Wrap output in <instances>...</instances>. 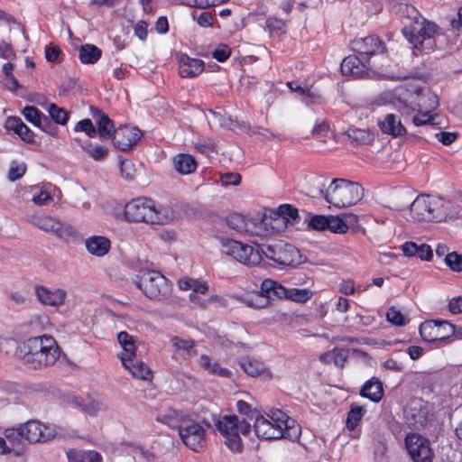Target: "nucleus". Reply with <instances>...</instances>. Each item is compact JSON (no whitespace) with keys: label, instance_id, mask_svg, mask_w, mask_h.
<instances>
[{"label":"nucleus","instance_id":"nucleus-1","mask_svg":"<svg viewBox=\"0 0 462 462\" xmlns=\"http://www.w3.org/2000/svg\"><path fill=\"white\" fill-rule=\"evenodd\" d=\"M221 252L249 266L261 263L262 255L282 265L293 264L299 254L297 248L282 240H271L256 248L232 239H220Z\"/></svg>","mask_w":462,"mask_h":462},{"label":"nucleus","instance_id":"nucleus-2","mask_svg":"<svg viewBox=\"0 0 462 462\" xmlns=\"http://www.w3.org/2000/svg\"><path fill=\"white\" fill-rule=\"evenodd\" d=\"M158 420L177 429L182 442L195 452L202 451L207 446V430L183 411L168 409Z\"/></svg>","mask_w":462,"mask_h":462},{"label":"nucleus","instance_id":"nucleus-3","mask_svg":"<svg viewBox=\"0 0 462 462\" xmlns=\"http://www.w3.org/2000/svg\"><path fill=\"white\" fill-rule=\"evenodd\" d=\"M18 356L31 368L53 365L59 358L58 346L52 337H34L23 342L17 349Z\"/></svg>","mask_w":462,"mask_h":462},{"label":"nucleus","instance_id":"nucleus-4","mask_svg":"<svg viewBox=\"0 0 462 462\" xmlns=\"http://www.w3.org/2000/svg\"><path fill=\"white\" fill-rule=\"evenodd\" d=\"M313 296V292L308 289H288L281 283L265 279L261 284V291L254 293L246 300L248 306L261 309L266 307L271 300L286 299L295 302L303 303Z\"/></svg>","mask_w":462,"mask_h":462},{"label":"nucleus","instance_id":"nucleus-5","mask_svg":"<svg viewBox=\"0 0 462 462\" xmlns=\"http://www.w3.org/2000/svg\"><path fill=\"white\" fill-rule=\"evenodd\" d=\"M125 217L129 222L167 224L174 218V211L169 206L159 205L149 199H136L125 207Z\"/></svg>","mask_w":462,"mask_h":462},{"label":"nucleus","instance_id":"nucleus-6","mask_svg":"<svg viewBox=\"0 0 462 462\" xmlns=\"http://www.w3.org/2000/svg\"><path fill=\"white\" fill-rule=\"evenodd\" d=\"M439 26L421 17L415 22L405 23L402 32L404 37L413 45L414 54L429 52L435 49L434 37L438 33Z\"/></svg>","mask_w":462,"mask_h":462},{"label":"nucleus","instance_id":"nucleus-7","mask_svg":"<svg viewBox=\"0 0 462 462\" xmlns=\"http://www.w3.org/2000/svg\"><path fill=\"white\" fill-rule=\"evenodd\" d=\"M320 192L327 202L337 208L355 205L364 196V189L358 183L344 179H334L328 189Z\"/></svg>","mask_w":462,"mask_h":462},{"label":"nucleus","instance_id":"nucleus-8","mask_svg":"<svg viewBox=\"0 0 462 462\" xmlns=\"http://www.w3.org/2000/svg\"><path fill=\"white\" fill-rule=\"evenodd\" d=\"M216 427L225 439V444L233 452H241L243 444L240 435H247L251 430L250 423L245 419L239 420L236 415L222 416L216 423Z\"/></svg>","mask_w":462,"mask_h":462},{"label":"nucleus","instance_id":"nucleus-9","mask_svg":"<svg viewBox=\"0 0 462 462\" xmlns=\"http://www.w3.org/2000/svg\"><path fill=\"white\" fill-rule=\"evenodd\" d=\"M136 285L148 298L157 300L168 298L171 291L169 281L153 270L142 271Z\"/></svg>","mask_w":462,"mask_h":462},{"label":"nucleus","instance_id":"nucleus-10","mask_svg":"<svg viewBox=\"0 0 462 462\" xmlns=\"http://www.w3.org/2000/svg\"><path fill=\"white\" fill-rule=\"evenodd\" d=\"M410 211L417 222H440V197L419 195L411 204Z\"/></svg>","mask_w":462,"mask_h":462},{"label":"nucleus","instance_id":"nucleus-11","mask_svg":"<svg viewBox=\"0 0 462 462\" xmlns=\"http://www.w3.org/2000/svg\"><path fill=\"white\" fill-rule=\"evenodd\" d=\"M30 221L34 226L64 241H69L75 238L77 235L76 230L70 225L51 216H33Z\"/></svg>","mask_w":462,"mask_h":462},{"label":"nucleus","instance_id":"nucleus-12","mask_svg":"<svg viewBox=\"0 0 462 462\" xmlns=\"http://www.w3.org/2000/svg\"><path fill=\"white\" fill-rule=\"evenodd\" d=\"M455 333V325L447 320H426L420 326V334L424 341L445 340Z\"/></svg>","mask_w":462,"mask_h":462},{"label":"nucleus","instance_id":"nucleus-13","mask_svg":"<svg viewBox=\"0 0 462 462\" xmlns=\"http://www.w3.org/2000/svg\"><path fill=\"white\" fill-rule=\"evenodd\" d=\"M20 427L24 439L29 443L46 442L56 436V431L52 427L42 424L37 420L27 421Z\"/></svg>","mask_w":462,"mask_h":462},{"label":"nucleus","instance_id":"nucleus-14","mask_svg":"<svg viewBox=\"0 0 462 462\" xmlns=\"http://www.w3.org/2000/svg\"><path fill=\"white\" fill-rule=\"evenodd\" d=\"M405 443L414 462H431L432 451L428 439L411 433L406 436Z\"/></svg>","mask_w":462,"mask_h":462},{"label":"nucleus","instance_id":"nucleus-15","mask_svg":"<svg viewBox=\"0 0 462 462\" xmlns=\"http://www.w3.org/2000/svg\"><path fill=\"white\" fill-rule=\"evenodd\" d=\"M351 48L359 53L363 60H368L371 56L386 51L383 42L375 36L355 39L351 42Z\"/></svg>","mask_w":462,"mask_h":462},{"label":"nucleus","instance_id":"nucleus-16","mask_svg":"<svg viewBox=\"0 0 462 462\" xmlns=\"http://www.w3.org/2000/svg\"><path fill=\"white\" fill-rule=\"evenodd\" d=\"M142 132L136 127L120 126L115 131L113 142L116 148L126 152L141 139Z\"/></svg>","mask_w":462,"mask_h":462},{"label":"nucleus","instance_id":"nucleus-17","mask_svg":"<svg viewBox=\"0 0 462 462\" xmlns=\"http://www.w3.org/2000/svg\"><path fill=\"white\" fill-rule=\"evenodd\" d=\"M405 416L411 425L419 428L424 427L428 423L431 414L421 400H415L405 410Z\"/></svg>","mask_w":462,"mask_h":462},{"label":"nucleus","instance_id":"nucleus-18","mask_svg":"<svg viewBox=\"0 0 462 462\" xmlns=\"http://www.w3.org/2000/svg\"><path fill=\"white\" fill-rule=\"evenodd\" d=\"M377 125L383 134L393 137L402 136L407 132L402 122L400 112L387 113L383 117L378 118Z\"/></svg>","mask_w":462,"mask_h":462},{"label":"nucleus","instance_id":"nucleus-19","mask_svg":"<svg viewBox=\"0 0 462 462\" xmlns=\"http://www.w3.org/2000/svg\"><path fill=\"white\" fill-rule=\"evenodd\" d=\"M254 429L259 439L271 440L283 437L281 426L275 425L261 414L255 417Z\"/></svg>","mask_w":462,"mask_h":462},{"label":"nucleus","instance_id":"nucleus-20","mask_svg":"<svg viewBox=\"0 0 462 462\" xmlns=\"http://www.w3.org/2000/svg\"><path fill=\"white\" fill-rule=\"evenodd\" d=\"M36 296L42 304L58 307L64 304L67 292L62 289L51 291L41 286L36 288Z\"/></svg>","mask_w":462,"mask_h":462},{"label":"nucleus","instance_id":"nucleus-21","mask_svg":"<svg viewBox=\"0 0 462 462\" xmlns=\"http://www.w3.org/2000/svg\"><path fill=\"white\" fill-rule=\"evenodd\" d=\"M91 115L97 125V132L101 138L108 139L113 138L115 134V128L113 121L97 107L91 106Z\"/></svg>","mask_w":462,"mask_h":462},{"label":"nucleus","instance_id":"nucleus-22","mask_svg":"<svg viewBox=\"0 0 462 462\" xmlns=\"http://www.w3.org/2000/svg\"><path fill=\"white\" fill-rule=\"evenodd\" d=\"M73 403L89 415H95L99 411H106L108 410L106 401L99 396L88 397L86 400L74 397Z\"/></svg>","mask_w":462,"mask_h":462},{"label":"nucleus","instance_id":"nucleus-23","mask_svg":"<svg viewBox=\"0 0 462 462\" xmlns=\"http://www.w3.org/2000/svg\"><path fill=\"white\" fill-rule=\"evenodd\" d=\"M121 360L123 365L131 373L134 378L144 381L152 380V373L143 362L124 356H121Z\"/></svg>","mask_w":462,"mask_h":462},{"label":"nucleus","instance_id":"nucleus-24","mask_svg":"<svg viewBox=\"0 0 462 462\" xmlns=\"http://www.w3.org/2000/svg\"><path fill=\"white\" fill-rule=\"evenodd\" d=\"M365 60L355 55L345 58L341 63L342 73L356 78H362L366 73Z\"/></svg>","mask_w":462,"mask_h":462},{"label":"nucleus","instance_id":"nucleus-25","mask_svg":"<svg viewBox=\"0 0 462 462\" xmlns=\"http://www.w3.org/2000/svg\"><path fill=\"white\" fill-rule=\"evenodd\" d=\"M180 75L182 78H193L204 69V62L199 59H192L182 55L180 59Z\"/></svg>","mask_w":462,"mask_h":462},{"label":"nucleus","instance_id":"nucleus-26","mask_svg":"<svg viewBox=\"0 0 462 462\" xmlns=\"http://www.w3.org/2000/svg\"><path fill=\"white\" fill-rule=\"evenodd\" d=\"M85 245L88 252L97 257L106 255L111 247L110 240L102 236H93L88 237L86 239Z\"/></svg>","mask_w":462,"mask_h":462},{"label":"nucleus","instance_id":"nucleus-27","mask_svg":"<svg viewBox=\"0 0 462 462\" xmlns=\"http://www.w3.org/2000/svg\"><path fill=\"white\" fill-rule=\"evenodd\" d=\"M360 394L361 396L368 398L374 402H378L383 396L382 382L376 377H372L364 384L360 391Z\"/></svg>","mask_w":462,"mask_h":462},{"label":"nucleus","instance_id":"nucleus-28","mask_svg":"<svg viewBox=\"0 0 462 462\" xmlns=\"http://www.w3.org/2000/svg\"><path fill=\"white\" fill-rule=\"evenodd\" d=\"M174 169L180 174H189L197 168L195 159L189 154H178L173 158Z\"/></svg>","mask_w":462,"mask_h":462},{"label":"nucleus","instance_id":"nucleus-29","mask_svg":"<svg viewBox=\"0 0 462 462\" xmlns=\"http://www.w3.org/2000/svg\"><path fill=\"white\" fill-rule=\"evenodd\" d=\"M440 222L448 219H457L462 217V207L458 204L440 198Z\"/></svg>","mask_w":462,"mask_h":462},{"label":"nucleus","instance_id":"nucleus-30","mask_svg":"<svg viewBox=\"0 0 462 462\" xmlns=\"http://www.w3.org/2000/svg\"><path fill=\"white\" fill-rule=\"evenodd\" d=\"M240 365L242 369L250 376L255 377L262 374L267 373V375L271 377V373L266 371L264 365L254 358H245L241 361Z\"/></svg>","mask_w":462,"mask_h":462},{"label":"nucleus","instance_id":"nucleus-31","mask_svg":"<svg viewBox=\"0 0 462 462\" xmlns=\"http://www.w3.org/2000/svg\"><path fill=\"white\" fill-rule=\"evenodd\" d=\"M67 457L69 462H102L100 454L93 450H69L67 452Z\"/></svg>","mask_w":462,"mask_h":462},{"label":"nucleus","instance_id":"nucleus-32","mask_svg":"<svg viewBox=\"0 0 462 462\" xmlns=\"http://www.w3.org/2000/svg\"><path fill=\"white\" fill-rule=\"evenodd\" d=\"M102 51L93 44L82 45L79 49V60L84 64H94L101 57Z\"/></svg>","mask_w":462,"mask_h":462},{"label":"nucleus","instance_id":"nucleus-33","mask_svg":"<svg viewBox=\"0 0 462 462\" xmlns=\"http://www.w3.org/2000/svg\"><path fill=\"white\" fill-rule=\"evenodd\" d=\"M209 124L217 125L221 127L234 129L236 126H241L240 123L230 116H225L220 113L209 110L208 115Z\"/></svg>","mask_w":462,"mask_h":462},{"label":"nucleus","instance_id":"nucleus-34","mask_svg":"<svg viewBox=\"0 0 462 462\" xmlns=\"http://www.w3.org/2000/svg\"><path fill=\"white\" fill-rule=\"evenodd\" d=\"M171 343L176 351H182L189 356H195L197 353L194 350V340L191 338H183L178 336L171 337Z\"/></svg>","mask_w":462,"mask_h":462},{"label":"nucleus","instance_id":"nucleus-35","mask_svg":"<svg viewBox=\"0 0 462 462\" xmlns=\"http://www.w3.org/2000/svg\"><path fill=\"white\" fill-rule=\"evenodd\" d=\"M5 437L14 448H22V451L23 450V441L25 439L21 427L5 430Z\"/></svg>","mask_w":462,"mask_h":462},{"label":"nucleus","instance_id":"nucleus-36","mask_svg":"<svg viewBox=\"0 0 462 462\" xmlns=\"http://www.w3.org/2000/svg\"><path fill=\"white\" fill-rule=\"evenodd\" d=\"M200 361L201 366L209 373L222 377H229L230 372L227 369L221 367L217 363H212L211 359L208 356L202 355Z\"/></svg>","mask_w":462,"mask_h":462},{"label":"nucleus","instance_id":"nucleus-37","mask_svg":"<svg viewBox=\"0 0 462 462\" xmlns=\"http://www.w3.org/2000/svg\"><path fill=\"white\" fill-rule=\"evenodd\" d=\"M226 220L230 228L240 233L249 232L248 223L242 215L237 213L230 214Z\"/></svg>","mask_w":462,"mask_h":462},{"label":"nucleus","instance_id":"nucleus-38","mask_svg":"<svg viewBox=\"0 0 462 462\" xmlns=\"http://www.w3.org/2000/svg\"><path fill=\"white\" fill-rule=\"evenodd\" d=\"M328 225L327 230H329L333 233L343 234L346 233L348 226L346 218H342L336 216H328Z\"/></svg>","mask_w":462,"mask_h":462},{"label":"nucleus","instance_id":"nucleus-39","mask_svg":"<svg viewBox=\"0 0 462 462\" xmlns=\"http://www.w3.org/2000/svg\"><path fill=\"white\" fill-rule=\"evenodd\" d=\"M398 13L403 19H406L404 24L415 22V20H419L422 17L414 6L408 4H400L398 6Z\"/></svg>","mask_w":462,"mask_h":462},{"label":"nucleus","instance_id":"nucleus-40","mask_svg":"<svg viewBox=\"0 0 462 462\" xmlns=\"http://www.w3.org/2000/svg\"><path fill=\"white\" fill-rule=\"evenodd\" d=\"M117 339H118L119 344L124 348V350L129 356L128 358H131L133 356L135 355V345H134V339L133 336L129 335L125 331H121L117 335Z\"/></svg>","mask_w":462,"mask_h":462},{"label":"nucleus","instance_id":"nucleus-41","mask_svg":"<svg viewBox=\"0 0 462 462\" xmlns=\"http://www.w3.org/2000/svg\"><path fill=\"white\" fill-rule=\"evenodd\" d=\"M48 112L56 124L66 125L69 120V112L55 104L50 105Z\"/></svg>","mask_w":462,"mask_h":462},{"label":"nucleus","instance_id":"nucleus-42","mask_svg":"<svg viewBox=\"0 0 462 462\" xmlns=\"http://www.w3.org/2000/svg\"><path fill=\"white\" fill-rule=\"evenodd\" d=\"M365 410L362 406H352L350 411L347 413L346 427L349 430H355L365 414Z\"/></svg>","mask_w":462,"mask_h":462},{"label":"nucleus","instance_id":"nucleus-43","mask_svg":"<svg viewBox=\"0 0 462 462\" xmlns=\"http://www.w3.org/2000/svg\"><path fill=\"white\" fill-rule=\"evenodd\" d=\"M283 428V437L289 438L291 439H296L300 436V426L296 425L294 420L291 419L288 415L286 420L282 423Z\"/></svg>","mask_w":462,"mask_h":462},{"label":"nucleus","instance_id":"nucleus-44","mask_svg":"<svg viewBox=\"0 0 462 462\" xmlns=\"http://www.w3.org/2000/svg\"><path fill=\"white\" fill-rule=\"evenodd\" d=\"M86 152L88 153L96 161H101L105 159L108 153V150L101 145H94L92 143H87L83 146Z\"/></svg>","mask_w":462,"mask_h":462},{"label":"nucleus","instance_id":"nucleus-45","mask_svg":"<svg viewBox=\"0 0 462 462\" xmlns=\"http://www.w3.org/2000/svg\"><path fill=\"white\" fill-rule=\"evenodd\" d=\"M278 214L286 221L298 222L300 218L298 209L289 204L281 205L278 208Z\"/></svg>","mask_w":462,"mask_h":462},{"label":"nucleus","instance_id":"nucleus-46","mask_svg":"<svg viewBox=\"0 0 462 462\" xmlns=\"http://www.w3.org/2000/svg\"><path fill=\"white\" fill-rule=\"evenodd\" d=\"M25 119L38 127L39 122L44 116L38 108L32 106H25L23 110Z\"/></svg>","mask_w":462,"mask_h":462},{"label":"nucleus","instance_id":"nucleus-47","mask_svg":"<svg viewBox=\"0 0 462 462\" xmlns=\"http://www.w3.org/2000/svg\"><path fill=\"white\" fill-rule=\"evenodd\" d=\"M191 291L192 292L189 295L190 300L194 303H200L196 293L206 294L208 291V285L205 282L193 279Z\"/></svg>","mask_w":462,"mask_h":462},{"label":"nucleus","instance_id":"nucleus-48","mask_svg":"<svg viewBox=\"0 0 462 462\" xmlns=\"http://www.w3.org/2000/svg\"><path fill=\"white\" fill-rule=\"evenodd\" d=\"M386 319L395 326H404L407 323L406 318L395 307H392L387 310Z\"/></svg>","mask_w":462,"mask_h":462},{"label":"nucleus","instance_id":"nucleus-49","mask_svg":"<svg viewBox=\"0 0 462 462\" xmlns=\"http://www.w3.org/2000/svg\"><path fill=\"white\" fill-rule=\"evenodd\" d=\"M447 265L454 272L462 271V255L456 252L449 253L445 257Z\"/></svg>","mask_w":462,"mask_h":462},{"label":"nucleus","instance_id":"nucleus-50","mask_svg":"<svg viewBox=\"0 0 462 462\" xmlns=\"http://www.w3.org/2000/svg\"><path fill=\"white\" fill-rule=\"evenodd\" d=\"M74 130L76 132H79V131H82V132H85L86 134L88 136V137H95L97 135V129L95 128L92 121L90 119H83L81 121H79Z\"/></svg>","mask_w":462,"mask_h":462},{"label":"nucleus","instance_id":"nucleus-51","mask_svg":"<svg viewBox=\"0 0 462 462\" xmlns=\"http://www.w3.org/2000/svg\"><path fill=\"white\" fill-rule=\"evenodd\" d=\"M25 171L26 165L24 163H13L8 172V178L11 181H15L22 178Z\"/></svg>","mask_w":462,"mask_h":462},{"label":"nucleus","instance_id":"nucleus-52","mask_svg":"<svg viewBox=\"0 0 462 462\" xmlns=\"http://www.w3.org/2000/svg\"><path fill=\"white\" fill-rule=\"evenodd\" d=\"M38 127L42 129L43 132L49 134L50 135L56 136L58 134V128L54 125L51 120L47 116H43L39 122Z\"/></svg>","mask_w":462,"mask_h":462},{"label":"nucleus","instance_id":"nucleus-53","mask_svg":"<svg viewBox=\"0 0 462 462\" xmlns=\"http://www.w3.org/2000/svg\"><path fill=\"white\" fill-rule=\"evenodd\" d=\"M327 217L328 216L315 215V216L311 217V218L310 219L309 226L315 230H319V231L327 230V225H328Z\"/></svg>","mask_w":462,"mask_h":462},{"label":"nucleus","instance_id":"nucleus-54","mask_svg":"<svg viewBox=\"0 0 462 462\" xmlns=\"http://www.w3.org/2000/svg\"><path fill=\"white\" fill-rule=\"evenodd\" d=\"M435 117H436V115L432 116L430 114V112H424V113H420L418 115H416L412 121H413V124L417 126L419 125H435Z\"/></svg>","mask_w":462,"mask_h":462},{"label":"nucleus","instance_id":"nucleus-55","mask_svg":"<svg viewBox=\"0 0 462 462\" xmlns=\"http://www.w3.org/2000/svg\"><path fill=\"white\" fill-rule=\"evenodd\" d=\"M241 175L237 172H226L220 175V182L224 186H237L241 182Z\"/></svg>","mask_w":462,"mask_h":462},{"label":"nucleus","instance_id":"nucleus-56","mask_svg":"<svg viewBox=\"0 0 462 462\" xmlns=\"http://www.w3.org/2000/svg\"><path fill=\"white\" fill-rule=\"evenodd\" d=\"M286 23L282 19L268 18L266 20V26L270 32H284Z\"/></svg>","mask_w":462,"mask_h":462},{"label":"nucleus","instance_id":"nucleus-57","mask_svg":"<svg viewBox=\"0 0 462 462\" xmlns=\"http://www.w3.org/2000/svg\"><path fill=\"white\" fill-rule=\"evenodd\" d=\"M236 407L240 414L246 415L250 420H255V417L259 415L256 410H252L251 406L244 401H238Z\"/></svg>","mask_w":462,"mask_h":462},{"label":"nucleus","instance_id":"nucleus-58","mask_svg":"<svg viewBox=\"0 0 462 462\" xmlns=\"http://www.w3.org/2000/svg\"><path fill=\"white\" fill-rule=\"evenodd\" d=\"M61 51L57 45H48L45 48V57L50 62H60Z\"/></svg>","mask_w":462,"mask_h":462},{"label":"nucleus","instance_id":"nucleus-59","mask_svg":"<svg viewBox=\"0 0 462 462\" xmlns=\"http://www.w3.org/2000/svg\"><path fill=\"white\" fill-rule=\"evenodd\" d=\"M230 55L231 49L226 45L218 47L213 52V57L219 62L226 61L230 57Z\"/></svg>","mask_w":462,"mask_h":462},{"label":"nucleus","instance_id":"nucleus-60","mask_svg":"<svg viewBox=\"0 0 462 462\" xmlns=\"http://www.w3.org/2000/svg\"><path fill=\"white\" fill-rule=\"evenodd\" d=\"M52 200L51 194L47 189H42L38 195H34L32 201L40 206L48 205Z\"/></svg>","mask_w":462,"mask_h":462},{"label":"nucleus","instance_id":"nucleus-61","mask_svg":"<svg viewBox=\"0 0 462 462\" xmlns=\"http://www.w3.org/2000/svg\"><path fill=\"white\" fill-rule=\"evenodd\" d=\"M122 176L126 180H133L134 177V165L130 161H123L120 165Z\"/></svg>","mask_w":462,"mask_h":462},{"label":"nucleus","instance_id":"nucleus-62","mask_svg":"<svg viewBox=\"0 0 462 462\" xmlns=\"http://www.w3.org/2000/svg\"><path fill=\"white\" fill-rule=\"evenodd\" d=\"M458 134L457 133L450 132H439L436 134V138L441 142L444 145H449L454 143Z\"/></svg>","mask_w":462,"mask_h":462},{"label":"nucleus","instance_id":"nucleus-63","mask_svg":"<svg viewBox=\"0 0 462 462\" xmlns=\"http://www.w3.org/2000/svg\"><path fill=\"white\" fill-rule=\"evenodd\" d=\"M270 419L274 422L275 425H280L283 431L282 423L286 420L287 414L281 410H272L268 414Z\"/></svg>","mask_w":462,"mask_h":462},{"label":"nucleus","instance_id":"nucleus-64","mask_svg":"<svg viewBox=\"0 0 462 462\" xmlns=\"http://www.w3.org/2000/svg\"><path fill=\"white\" fill-rule=\"evenodd\" d=\"M6 128L14 131L15 134H19L20 129L24 125L21 118L19 117H9L5 123Z\"/></svg>","mask_w":462,"mask_h":462}]
</instances>
